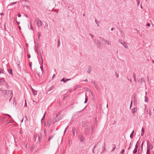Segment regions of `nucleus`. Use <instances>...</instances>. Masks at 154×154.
<instances>
[{"instance_id": "9", "label": "nucleus", "mask_w": 154, "mask_h": 154, "mask_svg": "<svg viewBox=\"0 0 154 154\" xmlns=\"http://www.w3.org/2000/svg\"><path fill=\"white\" fill-rule=\"evenodd\" d=\"M71 80L70 79H65L64 78H63L61 80V82H63L64 83H65L68 81Z\"/></svg>"}, {"instance_id": "52", "label": "nucleus", "mask_w": 154, "mask_h": 154, "mask_svg": "<svg viewBox=\"0 0 154 154\" xmlns=\"http://www.w3.org/2000/svg\"><path fill=\"white\" fill-rule=\"evenodd\" d=\"M146 26L148 27H149L150 26V24L149 23H148L146 24Z\"/></svg>"}, {"instance_id": "1", "label": "nucleus", "mask_w": 154, "mask_h": 154, "mask_svg": "<svg viewBox=\"0 0 154 154\" xmlns=\"http://www.w3.org/2000/svg\"><path fill=\"white\" fill-rule=\"evenodd\" d=\"M42 134L40 133L38 134V136L34 135L33 137V139L35 142L37 143L40 142L41 140L42 139Z\"/></svg>"}, {"instance_id": "25", "label": "nucleus", "mask_w": 154, "mask_h": 154, "mask_svg": "<svg viewBox=\"0 0 154 154\" xmlns=\"http://www.w3.org/2000/svg\"><path fill=\"white\" fill-rule=\"evenodd\" d=\"M94 86V87H95V88H96V89L98 91L99 90V88L98 86V85H97V84H96V85H95Z\"/></svg>"}, {"instance_id": "14", "label": "nucleus", "mask_w": 154, "mask_h": 154, "mask_svg": "<svg viewBox=\"0 0 154 154\" xmlns=\"http://www.w3.org/2000/svg\"><path fill=\"white\" fill-rule=\"evenodd\" d=\"M75 130H76V129L75 128H72V133L73 135L74 136H75Z\"/></svg>"}, {"instance_id": "35", "label": "nucleus", "mask_w": 154, "mask_h": 154, "mask_svg": "<svg viewBox=\"0 0 154 154\" xmlns=\"http://www.w3.org/2000/svg\"><path fill=\"white\" fill-rule=\"evenodd\" d=\"M125 152V150L124 149H123L120 152L121 154H124Z\"/></svg>"}, {"instance_id": "10", "label": "nucleus", "mask_w": 154, "mask_h": 154, "mask_svg": "<svg viewBox=\"0 0 154 154\" xmlns=\"http://www.w3.org/2000/svg\"><path fill=\"white\" fill-rule=\"evenodd\" d=\"M149 142L148 141H147V146L146 147L147 148V152H148L150 150V145L149 144H148V143Z\"/></svg>"}, {"instance_id": "28", "label": "nucleus", "mask_w": 154, "mask_h": 154, "mask_svg": "<svg viewBox=\"0 0 154 154\" xmlns=\"http://www.w3.org/2000/svg\"><path fill=\"white\" fill-rule=\"evenodd\" d=\"M143 81V79L142 78H140L139 79L138 82L141 84H142Z\"/></svg>"}, {"instance_id": "18", "label": "nucleus", "mask_w": 154, "mask_h": 154, "mask_svg": "<svg viewBox=\"0 0 154 154\" xmlns=\"http://www.w3.org/2000/svg\"><path fill=\"white\" fill-rule=\"evenodd\" d=\"M48 126L49 127L51 124V120H49L47 122Z\"/></svg>"}, {"instance_id": "48", "label": "nucleus", "mask_w": 154, "mask_h": 154, "mask_svg": "<svg viewBox=\"0 0 154 154\" xmlns=\"http://www.w3.org/2000/svg\"><path fill=\"white\" fill-rule=\"evenodd\" d=\"M99 42V40H94V42H95V43H97V42Z\"/></svg>"}, {"instance_id": "55", "label": "nucleus", "mask_w": 154, "mask_h": 154, "mask_svg": "<svg viewBox=\"0 0 154 154\" xmlns=\"http://www.w3.org/2000/svg\"><path fill=\"white\" fill-rule=\"evenodd\" d=\"M75 87L77 88H79L80 87V86L79 85H77L75 86Z\"/></svg>"}, {"instance_id": "12", "label": "nucleus", "mask_w": 154, "mask_h": 154, "mask_svg": "<svg viewBox=\"0 0 154 154\" xmlns=\"http://www.w3.org/2000/svg\"><path fill=\"white\" fill-rule=\"evenodd\" d=\"M91 72V66H89L87 72L89 74H90Z\"/></svg>"}, {"instance_id": "44", "label": "nucleus", "mask_w": 154, "mask_h": 154, "mask_svg": "<svg viewBox=\"0 0 154 154\" xmlns=\"http://www.w3.org/2000/svg\"><path fill=\"white\" fill-rule=\"evenodd\" d=\"M91 82L94 85H96V84L95 83V81H91Z\"/></svg>"}, {"instance_id": "2", "label": "nucleus", "mask_w": 154, "mask_h": 154, "mask_svg": "<svg viewBox=\"0 0 154 154\" xmlns=\"http://www.w3.org/2000/svg\"><path fill=\"white\" fill-rule=\"evenodd\" d=\"M2 92L4 94L5 96H13V94L12 93V91L11 90H6L4 92L1 89H0V93Z\"/></svg>"}, {"instance_id": "26", "label": "nucleus", "mask_w": 154, "mask_h": 154, "mask_svg": "<svg viewBox=\"0 0 154 154\" xmlns=\"http://www.w3.org/2000/svg\"><path fill=\"white\" fill-rule=\"evenodd\" d=\"M134 131L133 130V131H132V133H131L130 135V137L131 138V139H132L133 137V134H134Z\"/></svg>"}, {"instance_id": "21", "label": "nucleus", "mask_w": 154, "mask_h": 154, "mask_svg": "<svg viewBox=\"0 0 154 154\" xmlns=\"http://www.w3.org/2000/svg\"><path fill=\"white\" fill-rule=\"evenodd\" d=\"M32 90L33 92V94L34 95H35L37 94V91L35 90H34L32 88Z\"/></svg>"}, {"instance_id": "51", "label": "nucleus", "mask_w": 154, "mask_h": 154, "mask_svg": "<svg viewBox=\"0 0 154 154\" xmlns=\"http://www.w3.org/2000/svg\"><path fill=\"white\" fill-rule=\"evenodd\" d=\"M133 76L134 78H136V75L134 73H133Z\"/></svg>"}, {"instance_id": "7", "label": "nucleus", "mask_w": 154, "mask_h": 154, "mask_svg": "<svg viewBox=\"0 0 154 154\" xmlns=\"http://www.w3.org/2000/svg\"><path fill=\"white\" fill-rule=\"evenodd\" d=\"M138 108L137 107H135L134 108H133L131 109V113L133 114L135 112H136Z\"/></svg>"}, {"instance_id": "37", "label": "nucleus", "mask_w": 154, "mask_h": 154, "mask_svg": "<svg viewBox=\"0 0 154 154\" xmlns=\"http://www.w3.org/2000/svg\"><path fill=\"white\" fill-rule=\"evenodd\" d=\"M32 62H30L29 63V66H30L31 68L32 66Z\"/></svg>"}, {"instance_id": "23", "label": "nucleus", "mask_w": 154, "mask_h": 154, "mask_svg": "<svg viewBox=\"0 0 154 154\" xmlns=\"http://www.w3.org/2000/svg\"><path fill=\"white\" fill-rule=\"evenodd\" d=\"M146 112L149 114L150 116L151 115V111L150 110H148V109L146 110Z\"/></svg>"}, {"instance_id": "42", "label": "nucleus", "mask_w": 154, "mask_h": 154, "mask_svg": "<svg viewBox=\"0 0 154 154\" xmlns=\"http://www.w3.org/2000/svg\"><path fill=\"white\" fill-rule=\"evenodd\" d=\"M95 23L97 24V25L98 26H99V25H98V23H97V19H95Z\"/></svg>"}, {"instance_id": "61", "label": "nucleus", "mask_w": 154, "mask_h": 154, "mask_svg": "<svg viewBox=\"0 0 154 154\" xmlns=\"http://www.w3.org/2000/svg\"><path fill=\"white\" fill-rule=\"evenodd\" d=\"M67 127L65 128V130H64V134H65V132H66V129H67Z\"/></svg>"}, {"instance_id": "49", "label": "nucleus", "mask_w": 154, "mask_h": 154, "mask_svg": "<svg viewBox=\"0 0 154 154\" xmlns=\"http://www.w3.org/2000/svg\"><path fill=\"white\" fill-rule=\"evenodd\" d=\"M27 57L28 58H30L31 57V55L29 54H28Z\"/></svg>"}, {"instance_id": "58", "label": "nucleus", "mask_w": 154, "mask_h": 154, "mask_svg": "<svg viewBox=\"0 0 154 154\" xmlns=\"http://www.w3.org/2000/svg\"><path fill=\"white\" fill-rule=\"evenodd\" d=\"M40 36V34L39 33V32H38V38H39Z\"/></svg>"}, {"instance_id": "11", "label": "nucleus", "mask_w": 154, "mask_h": 154, "mask_svg": "<svg viewBox=\"0 0 154 154\" xmlns=\"http://www.w3.org/2000/svg\"><path fill=\"white\" fill-rule=\"evenodd\" d=\"M38 56H39V58H40L41 59V60H42V64H43V59H42V57L41 54L40 52H39V53L38 52Z\"/></svg>"}, {"instance_id": "4", "label": "nucleus", "mask_w": 154, "mask_h": 154, "mask_svg": "<svg viewBox=\"0 0 154 154\" xmlns=\"http://www.w3.org/2000/svg\"><path fill=\"white\" fill-rule=\"evenodd\" d=\"M78 137L80 141L81 142H82L84 141V137H83L82 135L81 134H79L78 135Z\"/></svg>"}, {"instance_id": "32", "label": "nucleus", "mask_w": 154, "mask_h": 154, "mask_svg": "<svg viewBox=\"0 0 154 154\" xmlns=\"http://www.w3.org/2000/svg\"><path fill=\"white\" fill-rule=\"evenodd\" d=\"M89 128H90V125H86V129H88V130H89Z\"/></svg>"}, {"instance_id": "54", "label": "nucleus", "mask_w": 154, "mask_h": 154, "mask_svg": "<svg viewBox=\"0 0 154 154\" xmlns=\"http://www.w3.org/2000/svg\"><path fill=\"white\" fill-rule=\"evenodd\" d=\"M25 106H26V107H27V104H26V100H25V105H24V107Z\"/></svg>"}, {"instance_id": "56", "label": "nucleus", "mask_w": 154, "mask_h": 154, "mask_svg": "<svg viewBox=\"0 0 154 154\" xmlns=\"http://www.w3.org/2000/svg\"><path fill=\"white\" fill-rule=\"evenodd\" d=\"M33 149V147L32 146H31L30 147V150L31 151H32Z\"/></svg>"}, {"instance_id": "16", "label": "nucleus", "mask_w": 154, "mask_h": 154, "mask_svg": "<svg viewBox=\"0 0 154 154\" xmlns=\"http://www.w3.org/2000/svg\"><path fill=\"white\" fill-rule=\"evenodd\" d=\"M28 28L30 29H31L32 30H33L34 29L32 27V22H30V23L29 24V26H28Z\"/></svg>"}, {"instance_id": "59", "label": "nucleus", "mask_w": 154, "mask_h": 154, "mask_svg": "<svg viewBox=\"0 0 154 154\" xmlns=\"http://www.w3.org/2000/svg\"><path fill=\"white\" fill-rule=\"evenodd\" d=\"M23 2H29V1H28V0H23L22 1Z\"/></svg>"}, {"instance_id": "41", "label": "nucleus", "mask_w": 154, "mask_h": 154, "mask_svg": "<svg viewBox=\"0 0 154 154\" xmlns=\"http://www.w3.org/2000/svg\"><path fill=\"white\" fill-rule=\"evenodd\" d=\"M132 102H133V101H132V100L131 101V103L130 107V109H131V106H132Z\"/></svg>"}, {"instance_id": "20", "label": "nucleus", "mask_w": 154, "mask_h": 154, "mask_svg": "<svg viewBox=\"0 0 154 154\" xmlns=\"http://www.w3.org/2000/svg\"><path fill=\"white\" fill-rule=\"evenodd\" d=\"M100 40L101 41H103L105 43H106V40H105L102 37H100Z\"/></svg>"}, {"instance_id": "53", "label": "nucleus", "mask_w": 154, "mask_h": 154, "mask_svg": "<svg viewBox=\"0 0 154 154\" xmlns=\"http://www.w3.org/2000/svg\"><path fill=\"white\" fill-rule=\"evenodd\" d=\"M17 15L18 17H21V15L19 13L17 14Z\"/></svg>"}, {"instance_id": "8", "label": "nucleus", "mask_w": 154, "mask_h": 154, "mask_svg": "<svg viewBox=\"0 0 154 154\" xmlns=\"http://www.w3.org/2000/svg\"><path fill=\"white\" fill-rule=\"evenodd\" d=\"M138 147V146L137 145V144H136V145L135 146V148L134 149V150L133 151V153L134 154H135L137 152Z\"/></svg>"}, {"instance_id": "47", "label": "nucleus", "mask_w": 154, "mask_h": 154, "mask_svg": "<svg viewBox=\"0 0 154 154\" xmlns=\"http://www.w3.org/2000/svg\"><path fill=\"white\" fill-rule=\"evenodd\" d=\"M40 68H41L42 71L43 70V64H42V66H40Z\"/></svg>"}, {"instance_id": "38", "label": "nucleus", "mask_w": 154, "mask_h": 154, "mask_svg": "<svg viewBox=\"0 0 154 154\" xmlns=\"http://www.w3.org/2000/svg\"><path fill=\"white\" fill-rule=\"evenodd\" d=\"M88 100V99L87 98V97H86V98H85V100L84 102V103H87Z\"/></svg>"}, {"instance_id": "13", "label": "nucleus", "mask_w": 154, "mask_h": 154, "mask_svg": "<svg viewBox=\"0 0 154 154\" xmlns=\"http://www.w3.org/2000/svg\"><path fill=\"white\" fill-rule=\"evenodd\" d=\"M8 72L11 75H13V74L12 73V70L11 69H8Z\"/></svg>"}, {"instance_id": "27", "label": "nucleus", "mask_w": 154, "mask_h": 154, "mask_svg": "<svg viewBox=\"0 0 154 154\" xmlns=\"http://www.w3.org/2000/svg\"><path fill=\"white\" fill-rule=\"evenodd\" d=\"M89 130L88 129H86L85 131V134L86 135H87L88 134V133L89 132Z\"/></svg>"}, {"instance_id": "63", "label": "nucleus", "mask_w": 154, "mask_h": 154, "mask_svg": "<svg viewBox=\"0 0 154 154\" xmlns=\"http://www.w3.org/2000/svg\"><path fill=\"white\" fill-rule=\"evenodd\" d=\"M60 46V43H58L57 47H59Z\"/></svg>"}, {"instance_id": "15", "label": "nucleus", "mask_w": 154, "mask_h": 154, "mask_svg": "<svg viewBox=\"0 0 154 154\" xmlns=\"http://www.w3.org/2000/svg\"><path fill=\"white\" fill-rule=\"evenodd\" d=\"M91 134H93L94 132V127L93 126H91Z\"/></svg>"}, {"instance_id": "6", "label": "nucleus", "mask_w": 154, "mask_h": 154, "mask_svg": "<svg viewBox=\"0 0 154 154\" xmlns=\"http://www.w3.org/2000/svg\"><path fill=\"white\" fill-rule=\"evenodd\" d=\"M36 25L38 27H40L42 26V22L41 20H38L37 21Z\"/></svg>"}, {"instance_id": "3", "label": "nucleus", "mask_w": 154, "mask_h": 154, "mask_svg": "<svg viewBox=\"0 0 154 154\" xmlns=\"http://www.w3.org/2000/svg\"><path fill=\"white\" fill-rule=\"evenodd\" d=\"M0 85L4 86L7 88L8 87V85L7 82L3 78L0 79Z\"/></svg>"}, {"instance_id": "34", "label": "nucleus", "mask_w": 154, "mask_h": 154, "mask_svg": "<svg viewBox=\"0 0 154 154\" xmlns=\"http://www.w3.org/2000/svg\"><path fill=\"white\" fill-rule=\"evenodd\" d=\"M45 114H46V112H45V114H44V115L43 117L42 118V119H41V121H42V120H43L45 118Z\"/></svg>"}, {"instance_id": "60", "label": "nucleus", "mask_w": 154, "mask_h": 154, "mask_svg": "<svg viewBox=\"0 0 154 154\" xmlns=\"http://www.w3.org/2000/svg\"><path fill=\"white\" fill-rule=\"evenodd\" d=\"M83 81H85V82H88V80L87 79H85V80H83Z\"/></svg>"}, {"instance_id": "24", "label": "nucleus", "mask_w": 154, "mask_h": 154, "mask_svg": "<svg viewBox=\"0 0 154 154\" xmlns=\"http://www.w3.org/2000/svg\"><path fill=\"white\" fill-rule=\"evenodd\" d=\"M144 130L143 129V128H142L141 130V135L142 136H143L144 135Z\"/></svg>"}, {"instance_id": "19", "label": "nucleus", "mask_w": 154, "mask_h": 154, "mask_svg": "<svg viewBox=\"0 0 154 154\" xmlns=\"http://www.w3.org/2000/svg\"><path fill=\"white\" fill-rule=\"evenodd\" d=\"M17 3V2H11L8 5V6H12V5H14V4H16Z\"/></svg>"}, {"instance_id": "64", "label": "nucleus", "mask_w": 154, "mask_h": 154, "mask_svg": "<svg viewBox=\"0 0 154 154\" xmlns=\"http://www.w3.org/2000/svg\"><path fill=\"white\" fill-rule=\"evenodd\" d=\"M18 28H19V30H20L21 29L20 26H18Z\"/></svg>"}, {"instance_id": "31", "label": "nucleus", "mask_w": 154, "mask_h": 154, "mask_svg": "<svg viewBox=\"0 0 154 154\" xmlns=\"http://www.w3.org/2000/svg\"><path fill=\"white\" fill-rule=\"evenodd\" d=\"M105 43L106 45H111V43H110V42L109 41H107L106 40V43Z\"/></svg>"}, {"instance_id": "43", "label": "nucleus", "mask_w": 154, "mask_h": 154, "mask_svg": "<svg viewBox=\"0 0 154 154\" xmlns=\"http://www.w3.org/2000/svg\"><path fill=\"white\" fill-rule=\"evenodd\" d=\"M105 146L104 145V146H102V148H103L102 150H103V151H104V150H106V149L105 148Z\"/></svg>"}, {"instance_id": "17", "label": "nucleus", "mask_w": 154, "mask_h": 154, "mask_svg": "<svg viewBox=\"0 0 154 154\" xmlns=\"http://www.w3.org/2000/svg\"><path fill=\"white\" fill-rule=\"evenodd\" d=\"M54 135H51V136H50L49 137V138H48V140L47 142H48L50 140H51V139H53L54 138Z\"/></svg>"}, {"instance_id": "50", "label": "nucleus", "mask_w": 154, "mask_h": 154, "mask_svg": "<svg viewBox=\"0 0 154 154\" xmlns=\"http://www.w3.org/2000/svg\"><path fill=\"white\" fill-rule=\"evenodd\" d=\"M146 97H145V101L146 102H148V100L146 99Z\"/></svg>"}, {"instance_id": "40", "label": "nucleus", "mask_w": 154, "mask_h": 154, "mask_svg": "<svg viewBox=\"0 0 154 154\" xmlns=\"http://www.w3.org/2000/svg\"><path fill=\"white\" fill-rule=\"evenodd\" d=\"M120 33H121V35L122 36V37H124L123 35H124V33H123V32H122V31H120Z\"/></svg>"}, {"instance_id": "46", "label": "nucleus", "mask_w": 154, "mask_h": 154, "mask_svg": "<svg viewBox=\"0 0 154 154\" xmlns=\"http://www.w3.org/2000/svg\"><path fill=\"white\" fill-rule=\"evenodd\" d=\"M27 120H28V119H27V116H26H26H25V122H26V121H27Z\"/></svg>"}, {"instance_id": "30", "label": "nucleus", "mask_w": 154, "mask_h": 154, "mask_svg": "<svg viewBox=\"0 0 154 154\" xmlns=\"http://www.w3.org/2000/svg\"><path fill=\"white\" fill-rule=\"evenodd\" d=\"M77 89V88L75 86L73 88H72L71 89L70 92L71 91H75V90H76Z\"/></svg>"}, {"instance_id": "62", "label": "nucleus", "mask_w": 154, "mask_h": 154, "mask_svg": "<svg viewBox=\"0 0 154 154\" xmlns=\"http://www.w3.org/2000/svg\"><path fill=\"white\" fill-rule=\"evenodd\" d=\"M16 23L18 25H19L20 24L19 22H18L17 21H16Z\"/></svg>"}, {"instance_id": "29", "label": "nucleus", "mask_w": 154, "mask_h": 154, "mask_svg": "<svg viewBox=\"0 0 154 154\" xmlns=\"http://www.w3.org/2000/svg\"><path fill=\"white\" fill-rule=\"evenodd\" d=\"M11 121L10 120H7L6 121L5 123H6V125H8L9 123H11Z\"/></svg>"}, {"instance_id": "5", "label": "nucleus", "mask_w": 154, "mask_h": 154, "mask_svg": "<svg viewBox=\"0 0 154 154\" xmlns=\"http://www.w3.org/2000/svg\"><path fill=\"white\" fill-rule=\"evenodd\" d=\"M120 41H122V40H119V42L122 44V45L124 47L126 48V49H128V47L127 46V44L125 42H121Z\"/></svg>"}, {"instance_id": "22", "label": "nucleus", "mask_w": 154, "mask_h": 154, "mask_svg": "<svg viewBox=\"0 0 154 154\" xmlns=\"http://www.w3.org/2000/svg\"><path fill=\"white\" fill-rule=\"evenodd\" d=\"M112 149L111 150V152H113L116 148V146L115 144H113L112 145Z\"/></svg>"}, {"instance_id": "39", "label": "nucleus", "mask_w": 154, "mask_h": 154, "mask_svg": "<svg viewBox=\"0 0 154 154\" xmlns=\"http://www.w3.org/2000/svg\"><path fill=\"white\" fill-rule=\"evenodd\" d=\"M115 73H116V77L117 78H118L119 77V74H118L117 73V72H115Z\"/></svg>"}, {"instance_id": "45", "label": "nucleus", "mask_w": 154, "mask_h": 154, "mask_svg": "<svg viewBox=\"0 0 154 154\" xmlns=\"http://www.w3.org/2000/svg\"><path fill=\"white\" fill-rule=\"evenodd\" d=\"M143 142L141 144V149H143Z\"/></svg>"}, {"instance_id": "33", "label": "nucleus", "mask_w": 154, "mask_h": 154, "mask_svg": "<svg viewBox=\"0 0 154 154\" xmlns=\"http://www.w3.org/2000/svg\"><path fill=\"white\" fill-rule=\"evenodd\" d=\"M89 35L91 36L92 38L93 39L94 38V36L93 35H92V34H91V33H89Z\"/></svg>"}, {"instance_id": "36", "label": "nucleus", "mask_w": 154, "mask_h": 154, "mask_svg": "<svg viewBox=\"0 0 154 154\" xmlns=\"http://www.w3.org/2000/svg\"><path fill=\"white\" fill-rule=\"evenodd\" d=\"M136 2H137V5L138 6H139V5L140 4V1L139 0H136Z\"/></svg>"}, {"instance_id": "57", "label": "nucleus", "mask_w": 154, "mask_h": 154, "mask_svg": "<svg viewBox=\"0 0 154 154\" xmlns=\"http://www.w3.org/2000/svg\"><path fill=\"white\" fill-rule=\"evenodd\" d=\"M97 144H96L94 145V148H93V149H95V148L96 147V146H97Z\"/></svg>"}]
</instances>
